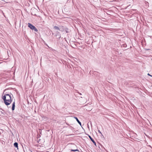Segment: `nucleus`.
<instances>
[{"mask_svg": "<svg viewBox=\"0 0 152 152\" xmlns=\"http://www.w3.org/2000/svg\"><path fill=\"white\" fill-rule=\"evenodd\" d=\"M15 101H14L12 104V110L13 111L15 110Z\"/></svg>", "mask_w": 152, "mask_h": 152, "instance_id": "6", "label": "nucleus"}, {"mask_svg": "<svg viewBox=\"0 0 152 152\" xmlns=\"http://www.w3.org/2000/svg\"><path fill=\"white\" fill-rule=\"evenodd\" d=\"M28 27L32 30H34V31L37 32L38 31L37 29L31 24L28 23Z\"/></svg>", "mask_w": 152, "mask_h": 152, "instance_id": "2", "label": "nucleus"}, {"mask_svg": "<svg viewBox=\"0 0 152 152\" xmlns=\"http://www.w3.org/2000/svg\"><path fill=\"white\" fill-rule=\"evenodd\" d=\"M54 28L55 30H57L59 31L60 30V28L58 26H54L53 27Z\"/></svg>", "mask_w": 152, "mask_h": 152, "instance_id": "9", "label": "nucleus"}, {"mask_svg": "<svg viewBox=\"0 0 152 152\" xmlns=\"http://www.w3.org/2000/svg\"><path fill=\"white\" fill-rule=\"evenodd\" d=\"M14 146L15 147L17 148L18 149V144L17 142H15L14 144Z\"/></svg>", "mask_w": 152, "mask_h": 152, "instance_id": "8", "label": "nucleus"}, {"mask_svg": "<svg viewBox=\"0 0 152 152\" xmlns=\"http://www.w3.org/2000/svg\"><path fill=\"white\" fill-rule=\"evenodd\" d=\"M44 42L45 45L47 46L48 47H49L48 45L46 43H45V41H44Z\"/></svg>", "mask_w": 152, "mask_h": 152, "instance_id": "15", "label": "nucleus"}, {"mask_svg": "<svg viewBox=\"0 0 152 152\" xmlns=\"http://www.w3.org/2000/svg\"><path fill=\"white\" fill-rule=\"evenodd\" d=\"M53 34H53V33H52V34H53Z\"/></svg>", "mask_w": 152, "mask_h": 152, "instance_id": "24", "label": "nucleus"}, {"mask_svg": "<svg viewBox=\"0 0 152 152\" xmlns=\"http://www.w3.org/2000/svg\"><path fill=\"white\" fill-rule=\"evenodd\" d=\"M39 132L40 133V134H42V130L40 129H39Z\"/></svg>", "mask_w": 152, "mask_h": 152, "instance_id": "11", "label": "nucleus"}, {"mask_svg": "<svg viewBox=\"0 0 152 152\" xmlns=\"http://www.w3.org/2000/svg\"><path fill=\"white\" fill-rule=\"evenodd\" d=\"M116 0L117 1H119V0Z\"/></svg>", "mask_w": 152, "mask_h": 152, "instance_id": "22", "label": "nucleus"}, {"mask_svg": "<svg viewBox=\"0 0 152 152\" xmlns=\"http://www.w3.org/2000/svg\"><path fill=\"white\" fill-rule=\"evenodd\" d=\"M1 110H2L3 111H4V110H3L2 109H1Z\"/></svg>", "mask_w": 152, "mask_h": 152, "instance_id": "23", "label": "nucleus"}, {"mask_svg": "<svg viewBox=\"0 0 152 152\" xmlns=\"http://www.w3.org/2000/svg\"><path fill=\"white\" fill-rule=\"evenodd\" d=\"M98 132L99 133H100V134H101L102 135V134L101 132H100L99 130L98 131Z\"/></svg>", "mask_w": 152, "mask_h": 152, "instance_id": "17", "label": "nucleus"}, {"mask_svg": "<svg viewBox=\"0 0 152 152\" xmlns=\"http://www.w3.org/2000/svg\"><path fill=\"white\" fill-rule=\"evenodd\" d=\"M12 96H13V95L11 93L5 94L2 96V98L4 101V103L7 106L10 105L12 102Z\"/></svg>", "mask_w": 152, "mask_h": 152, "instance_id": "1", "label": "nucleus"}, {"mask_svg": "<svg viewBox=\"0 0 152 152\" xmlns=\"http://www.w3.org/2000/svg\"><path fill=\"white\" fill-rule=\"evenodd\" d=\"M145 4H146L147 5H148L149 3H148V2L146 1V2H145Z\"/></svg>", "mask_w": 152, "mask_h": 152, "instance_id": "14", "label": "nucleus"}, {"mask_svg": "<svg viewBox=\"0 0 152 152\" xmlns=\"http://www.w3.org/2000/svg\"><path fill=\"white\" fill-rule=\"evenodd\" d=\"M60 29H61L60 31H61L63 32L65 30V27H64L63 26H60Z\"/></svg>", "mask_w": 152, "mask_h": 152, "instance_id": "5", "label": "nucleus"}, {"mask_svg": "<svg viewBox=\"0 0 152 152\" xmlns=\"http://www.w3.org/2000/svg\"><path fill=\"white\" fill-rule=\"evenodd\" d=\"M0 112H1L2 114H3V112L2 111H0Z\"/></svg>", "mask_w": 152, "mask_h": 152, "instance_id": "21", "label": "nucleus"}, {"mask_svg": "<svg viewBox=\"0 0 152 152\" xmlns=\"http://www.w3.org/2000/svg\"><path fill=\"white\" fill-rule=\"evenodd\" d=\"M65 31L66 33H69L70 31V30L69 29V28L67 27H66L65 28Z\"/></svg>", "mask_w": 152, "mask_h": 152, "instance_id": "10", "label": "nucleus"}, {"mask_svg": "<svg viewBox=\"0 0 152 152\" xmlns=\"http://www.w3.org/2000/svg\"><path fill=\"white\" fill-rule=\"evenodd\" d=\"M41 137V135H40V134H37V138H39Z\"/></svg>", "mask_w": 152, "mask_h": 152, "instance_id": "12", "label": "nucleus"}, {"mask_svg": "<svg viewBox=\"0 0 152 152\" xmlns=\"http://www.w3.org/2000/svg\"><path fill=\"white\" fill-rule=\"evenodd\" d=\"M75 151H79V150L78 149H75Z\"/></svg>", "mask_w": 152, "mask_h": 152, "instance_id": "20", "label": "nucleus"}, {"mask_svg": "<svg viewBox=\"0 0 152 152\" xmlns=\"http://www.w3.org/2000/svg\"><path fill=\"white\" fill-rule=\"evenodd\" d=\"M147 75L148 76H149L151 77H152V76L151 75H150L149 73H148Z\"/></svg>", "mask_w": 152, "mask_h": 152, "instance_id": "16", "label": "nucleus"}, {"mask_svg": "<svg viewBox=\"0 0 152 152\" xmlns=\"http://www.w3.org/2000/svg\"><path fill=\"white\" fill-rule=\"evenodd\" d=\"M123 47H126L127 46V45H126V44H123Z\"/></svg>", "mask_w": 152, "mask_h": 152, "instance_id": "13", "label": "nucleus"}, {"mask_svg": "<svg viewBox=\"0 0 152 152\" xmlns=\"http://www.w3.org/2000/svg\"><path fill=\"white\" fill-rule=\"evenodd\" d=\"M74 118L75 119L76 121L77 122L79 123V124L80 125V126H81V122L79 120L78 118L76 117H75Z\"/></svg>", "mask_w": 152, "mask_h": 152, "instance_id": "7", "label": "nucleus"}, {"mask_svg": "<svg viewBox=\"0 0 152 152\" xmlns=\"http://www.w3.org/2000/svg\"><path fill=\"white\" fill-rule=\"evenodd\" d=\"M71 151H75V150H72V149H71Z\"/></svg>", "mask_w": 152, "mask_h": 152, "instance_id": "18", "label": "nucleus"}, {"mask_svg": "<svg viewBox=\"0 0 152 152\" xmlns=\"http://www.w3.org/2000/svg\"><path fill=\"white\" fill-rule=\"evenodd\" d=\"M55 36L56 37H57V36H58V39H59L61 37V34L60 33V32L58 31H56V33L55 34Z\"/></svg>", "mask_w": 152, "mask_h": 152, "instance_id": "3", "label": "nucleus"}, {"mask_svg": "<svg viewBox=\"0 0 152 152\" xmlns=\"http://www.w3.org/2000/svg\"><path fill=\"white\" fill-rule=\"evenodd\" d=\"M87 135H88V137H89V138L92 141V142L94 144V145H96V142H95V141H94V140L89 134H87Z\"/></svg>", "mask_w": 152, "mask_h": 152, "instance_id": "4", "label": "nucleus"}, {"mask_svg": "<svg viewBox=\"0 0 152 152\" xmlns=\"http://www.w3.org/2000/svg\"><path fill=\"white\" fill-rule=\"evenodd\" d=\"M77 93H78L80 95H82V94L79 92H77Z\"/></svg>", "mask_w": 152, "mask_h": 152, "instance_id": "19", "label": "nucleus"}]
</instances>
